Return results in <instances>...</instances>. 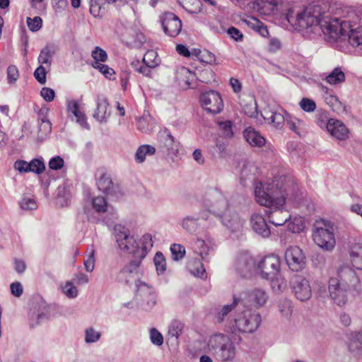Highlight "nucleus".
<instances>
[{
    "instance_id": "15",
    "label": "nucleus",
    "mask_w": 362,
    "mask_h": 362,
    "mask_svg": "<svg viewBox=\"0 0 362 362\" xmlns=\"http://www.w3.org/2000/svg\"><path fill=\"white\" fill-rule=\"evenodd\" d=\"M268 298V293L264 289L254 288L244 293V296L238 298V301L240 303L242 302L246 308L253 306L259 308L267 303Z\"/></svg>"
},
{
    "instance_id": "46",
    "label": "nucleus",
    "mask_w": 362,
    "mask_h": 362,
    "mask_svg": "<svg viewBox=\"0 0 362 362\" xmlns=\"http://www.w3.org/2000/svg\"><path fill=\"white\" fill-rule=\"evenodd\" d=\"M29 173L32 172L36 174H42L45 170V165L42 158H34L29 162Z\"/></svg>"
},
{
    "instance_id": "27",
    "label": "nucleus",
    "mask_w": 362,
    "mask_h": 362,
    "mask_svg": "<svg viewBox=\"0 0 362 362\" xmlns=\"http://www.w3.org/2000/svg\"><path fill=\"white\" fill-rule=\"evenodd\" d=\"M48 109L41 108L38 112V132L37 138L40 140H44L52 131V124L47 118Z\"/></svg>"
},
{
    "instance_id": "42",
    "label": "nucleus",
    "mask_w": 362,
    "mask_h": 362,
    "mask_svg": "<svg viewBox=\"0 0 362 362\" xmlns=\"http://www.w3.org/2000/svg\"><path fill=\"white\" fill-rule=\"evenodd\" d=\"M197 74V80L204 83H209L211 81H214V73L209 68L204 69L202 71H198V72L195 73Z\"/></svg>"
},
{
    "instance_id": "54",
    "label": "nucleus",
    "mask_w": 362,
    "mask_h": 362,
    "mask_svg": "<svg viewBox=\"0 0 362 362\" xmlns=\"http://www.w3.org/2000/svg\"><path fill=\"white\" fill-rule=\"evenodd\" d=\"M242 108L244 113L250 117H255L257 115V104L252 98H250L248 103L243 104Z\"/></svg>"
},
{
    "instance_id": "18",
    "label": "nucleus",
    "mask_w": 362,
    "mask_h": 362,
    "mask_svg": "<svg viewBox=\"0 0 362 362\" xmlns=\"http://www.w3.org/2000/svg\"><path fill=\"white\" fill-rule=\"evenodd\" d=\"M285 114L286 112L282 108L274 109L269 107L264 108L261 112V115L265 122L279 129L284 125Z\"/></svg>"
},
{
    "instance_id": "44",
    "label": "nucleus",
    "mask_w": 362,
    "mask_h": 362,
    "mask_svg": "<svg viewBox=\"0 0 362 362\" xmlns=\"http://www.w3.org/2000/svg\"><path fill=\"white\" fill-rule=\"evenodd\" d=\"M157 64L154 63H144L141 64L139 61L135 63H132V65L134 66L136 71L139 73L142 74L146 76H151V68L155 66Z\"/></svg>"
},
{
    "instance_id": "16",
    "label": "nucleus",
    "mask_w": 362,
    "mask_h": 362,
    "mask_svg": "<svg viewBox=\"0 0 362 362\" xmlns=\"http://www.w3.org/2000/svg\"><path fill=\"white\" fill-rule=\"evenodd\" d=\"M290 285L296 297L304 301L311 297V288L309 281L302 276L295 275L291 281Z\"/></svg>"
},
{
    "instance_id": "30",
    "label": "nucleus",
    "mask_w": 362,
    "mask_h": 362,
    "mask_svg": "<svg viewBox=\"0 0 362 362\" xmlns=\"http://www.w3.org/2000/svg\"><path fill=\"white\" fill-rule=\"evenodd\" d=\"M349 257L352 266L351 269L354 272V269L362 270V244L356 243L350 247ZM348 267L349 268V267Z\"/></svg>"
},
{
    "instance_id": "47",
    "label": "nucleus",
    "mask_w": 362,
    "mask_h": 362,
    "mask_svg": "<svg viewBox=\"0 0 362 362\" xmlns=\"http://www.w3.org/2000/svg\"><path fill=\"white\" fill-rule=\"evenodd\" d=\"M54 52L51 49L49 46L44 47L38 57V62L41 64H45L50 65L52 63V58L53 57Z\"/></svg>"
},
{
    "instance_id": "1",
    "label": "nucleus",
    "mask_w": 362,
    "mask_h": 362,
    "mask_svg": "<svg viewBox=\"0 0 362 362\" xmlns=\"http://www.w3.org/2000/svg\"><path fill=\"white\" fill-rule=\"evenodd\" d=\"M354 11L338 10L329 0H318V27L323 39L334 44L347 37L353 47H362V25Z\"/></svg>"
},
{
    "instance_id": "51",
    "label": "nucleus",
    "mask_w": 362,
    "mask_h": 362,
    "mask_svg": "<svg viewBox=\"0 0 362 362\" xmlns=\"http://www.w3.org/2000/svg\"><path fill=\"white\" fill-rule=\"evenodd\" d=\"M101 333L93 327H88L85 330V341L87 344L95 343L100 340Z\"/></svg>"
},
{
    "instance_id": "48",
    "label": "nucleus",
    "mask_w": 362,
    "mask_h": 362,
    "mask_svg": "<svg viewBox=\"0 0 362 362\" xmlns=\"http://www.w3.org/2000/svg\"><path fill=\"white\" fill-rule=\"evenodd\" d=\"M145 42V36L141 33H136L132 37H129L127 44L134 48H140Z\"/></svg>"
},
{
    "instance_id": "49",
    "label": "nucleus",
    "mask_w": 362,
    "mask_h": 362,
    "mask_svg": "<svg viewBox=\"0 0 362 362\" xmlns=\"http://www.w3.org/2000/svg\"><path fill=\"white\" fill-rule=\"evenodd\" d=\"M182 329L183 325L180 322L177 320L173 321L169 326L168 336L177 340L180 335L182 334Z\"/></svg>"
},
{
    "instance_id": "35",
    "label": "nucleus",
    "mask_w": 362,
    "mask_h": 362,
    "mask_svg": "<svg viewBox=\"0 0 362 362\" xmlns=\"http://www.w3.org/2000/svg\"><path fill=\"white\" fill-rule=\"evenodd\" d=\"M349 349L355 354H362V332H352L349 337Z\"/></svg>"
},
{
    "instance_id": "52",
    "label": "nucleus",
    "mask_w": 362,
    "mask_h": 362,
    "mask_svg": "<svg viewBox=\"0 0 362 362\" xmlns=\"http://www.w3.org/2000/svg\"><path fill=\"white\" fill-rule=\"evenodd\" d=\"M279 310L282 315L288 317L292 313L291 301L288 298L281 299L278 304Z\"/></svg>"
},
{
    "instance_id": "33",
    "label": "nucleus",
    "mask_w": 362,
    "mask_h": 362,
    "mask_svg": "<svg viewBox=\"0 0 362 362\" xmlns=\"http://www.w3.org/2000/svg\"><path fill=\"white\" fill-rule=\"evenodd\" d=\"M156 124L155 119L148 112L144 113L142 117L137 119L138 129L144 133L152 131Z\"/></svg>"
},
{
    "instance_id": "20",
    "label": "nucleus",
    "mask_w": 362,
    "mask_h": 362,
    "mask_svg": "<svg viewBox=\"0 0 362 362\" xmlns=\"http://www.w3.org/2000/svg\"><path fill=\"white\" fill-rule=\"evenodd\" d=\"M326 128L332 137L339 141H345L349 138L350 131L340 120L329 119Z\"/></svg>"
},
{
    "instance_id": "6",
    "label": "nucleus",
    "mask_w": 362,
    "mask_h": 362,
    "mask_svg": "<svg viewBox=\"0 0 362 362\" xmlns=\"http://www.w3.org/2000/svg\"><path fill=\"white\" fill-rule=\"evenodd\" d=\"M317 5L309 4L303 8L293 6L288 9L286 19L288 23L293 24L304 35L310 36L315 33L317 26Z\"/></svg>"
},
{
    "instance_id": "12",
    "label": "nucleus",
    "mask_w": 362,
    "mask_h": 362,
    "mask_svg": "<svg viewBox=\"0 0 362 362\" xmlns=\"http://www.w3.org/2000/svg\"><path fill=\"white\" fill-rule=\"evenodd\" d=\"M285 260L288 268L295 272L302 271L306 264L305 256L298 246H291L285 252Z\"/></svg>"
},
{
    "instance_id": "32",
    "label": "nucleus",
    "mask_w": 362,
    "mask_h": 362,
    "mask_svg": "<svg viewBox=\"0 0 362 362\" xmlns=\"http://www.w3.org/2000/svg\"><path fill=\"white\" fill-rule=\"evenodd\" d=\"M183 230L190 234H197L200 228L199 217L194 216H186L181 221Z\"/></svg>"
},
{
    "instance_id": "62",
    "label": "nucleus",
    "mask_w": 362,
    "mask_h": 362,
    "mask_svg": "<svg viewBox=\"0 0 362 362\" xmlns=\"http://www.w3.org/2000/svg\"><path fill=\"white\" fill-rule=\"evenodd\" d=\"M64 293L70 298H74L78 296V289L70 281L66 282L63 287Z\"/></svg>"
},
{
    "instance_id": "57",
    "label": "nucleus",
    "mask_w": 362,
    "mask_h": 362,
    "mask_svg": "<svg viewBox=\"0 0 362 362\" xmlns=\"http://www.w3.org/2000/svg\"><path fill=\"white\" fill-rule=\"evenodd\" d=\"M150 340L156 346H160L163 344V337L162 334L156 328H151L149 331Z\"/></svg>"
},
{
    "instance_id": "37",
    "label": "nucleus",
    "mask_w": 362,
    "mask_h": 362,
    "mask_svg": "<svg viewBox=\"0 0 362 362\" xmlns=\"http://www.w3.org/2000/svg\"><path fill=\"white\" fill-rule=\"evenodd\" d=\"M156 152V148L151 145H142L139 146L135 153V160L139 163H143L147 155H153Z\"/></svg>"
},
{
    "instance_id": "58",
    "label": "nucleus",
    "mask_w": 362,
    "mask_h": 362,
    "mask_svg": "<svg viewBox=\"0 0 362 362\" xmlns=\"http://www.w3.org/2000/svg\"><path fill=\"white\" fill-rule=\"evenodd\" d=\"M288 228L292 233H300L304 228V224L301 217H295L293 221L288 222Z\"/></svg>"
},
{
    "instance_id": "2",
    "label": "nucleus",
    "mask_w": 362,
    "mask_h": 362,
    "mask_svg": "<svg viewBox=\"0 0 362 362\" xmlns=\"http://www.w3.org/2000/svg\"><path fill=\"white\" fill-rule=\"evenodd\" d=\"M287 185L284 175L257 182L255 185L257 202L272 209L267 213L269 222L276 226H283L291 218L288 211L282 208L286 201Z\"/></svg>"
},
{
    "instance_id": "26",
    "label": "nucleus",
    "mask_w": 362,
    "mask_h": 362,
    "mask_svg": "<svg viewBox=\"0 0 362 362\" xmlns=\"http://www.w3.org/2000/svg\"><path fill=\"white\" fill-rule=\"evenodd\" d=\"M320 78L332 86H340L346 79L345 74L340 66L335 67L329 73H322Z\"/></svg>"
},
{
    "instance_id": "8",
    "label": "nucleus",
    "mask_w": 362,
    "mask_h": 362,
    "mask_svg": "<svg viewBox=\"0 0 362 362\" xmlns=\"http://www.w3.org/2000/svg\"><path fill=\"white\" fill-rule=\"evenodd\" d=\"M205 208L218 218L230 211L227 198L216 188L208 189L204 198Z\"/></svg>"
},
{
    "instance_id": "34",
    "label": "nucleus",
    "mask_w": 362,
    "mask_h": 362,
    "mask_svg": "<svg viewBox=\"0 0 362 362\" xmlns=\"http://www.w3.org/2000/svg\"><path fill=\"white\" fill-rule=\"evenodd\" d=\"M98 188L100 191L112 194L115 192L114 184L111 177L106 173H103L97 182Z\"/></svg>"
},
{
    "instance_id": "40",
    "label": "nucleus",
    "mask_w": 362,
    "mask_h": 362,
    "mask_svg": "<svg viewBox=\"0 0 362 362\" xmlns=\"http://www.w3.org/2000/svg\"><path fill=\"white\" fill-rule=\"evenodd\" d=\"M187 268L195 276L203 278L205 276V269L199 260L194 259L187 264Z\"/></svg>"
},
{
    "instance_id": "24",
    "label": "nucleus",
    "mask_w": 362,
    "mask_h": 362,
    "mask_svg": "<svg viewBox=\"0 0 362 362\" xmlns=\"http://www.w3.org/2000/svg\"><path fill=\"white\" fill-rule=\"evenodd\" d=\"M256 263L252 257L249 255H241L236 260V269L243 276L250 274L252 270L256 272Z\"/></svg>"
},
{
    "instance_id": "56",
    "label": "nucleus",
    "mask_w": 362,
    "mask_h": 362,
    "mask_svg": "<svg viewBox=\"0 0 362 362\" xmlns=\"http://www.w3.org/2000/svg\"><path fill=\"white\" fill-rule=\"evenodd\" d=\"M299 105L306 112H314L317 107L315 102L308 98H303L299 103Z\"/></svg>"
},
{
    "instance_id": "61",
    "label": "nucleus",
    "mask_w": 362,
    "mask_h": 362,
    "mask_svg": "<svg viewBox=\"0 0 362 362\" xmlns=\"http://www.w3.org/2000/svg\"><path fill=\"white\" fill-rule=\"evenodd\" d=\"M19 204L21 209L24 210H34L37 208L35 200L30 197H23Z\"/></svg>"
},
{
    "instance_id": "10",
    "label": "nucleus",
    "mask_w": 362,
    "mask_h": 362,
    "mask_svg": "<svg viewBox=\"0 0 362 362\" xmlns=\"http://www.w3.org/2000/svg\"><path fill=\"white\" fill-rule=\"evenodd\" d=\"M281 267L280 259L274 255H269L262 258L256 266V273L262 279H271L279 274Z\"/></svg>"
},
{
    "instance_id": "43",
    "label": "nucleus",
    "mask_w": 362,
    "mask_h": 362,
    "mask_svg": "<svg viewBox=\"0 0 362 362\" xmlns=\"http://www.w3.org/2000/svg\"><path fill=\"white\" fill-rule=\"evenodd\" d=\"M93 209L98 213H104L107 210L108 205L106 199L103 197H95L91 199Z\"/></svg>"
},
{
    "instance_id": "38",
    "label": "nucleus",
    "mask_w": 362,
    "mask_h": 362,
    "mask_svg": "<svg viewBox=\"0 0 362 362\" xmlns=\"http://www.w3.org/2000/svg\"><path fill=\"white\" fill-rule=\"evenodd\" d=\"M267 281H271V286L274 293H280L283 292L287 287V284L286 279L279 274L276 275L273 279H267Z\"/></svg>"
},
{
    "instance_id": "63",
    "label": "nucleus",
    "mask_w": 362,
    "mask_h": 362,
    "mask_svg": "<svg viewBox=\"0 0 362 362\" xmlns=\"http://www.w3.org/2000/svg\"><path fill=\"white\" fill-rule=\"evenodd\" d=\"M64 165V160L59 156H57L52 158L49 161V168L54 170H58L62 169Z\"/></svg>"
},
{
    "instance_id": "23",
    "label": "nucleus",
    "mask_w": 362,
    "mask_h": 362,
    "mask_svg": "<svg viewBox=\"0 0 362 362\" xmlns=\"http://www.w3.org/2000/svg\"><path fill=\"white\" fill-rule=\"evenodd\" d=\"M66 109L69 117H74L76 122L83 128L90 129V125L87 122L86 115L80 110L79 103L75 100H69L66 101Z\"/></svg>"
},
{
    "instance_id": "31",
    "label": "nucleus",
    "mask_w": 362,
    "mask_h": 362,
    "mask_svg": "<svg viewBox=\"0 0 362 362\" xmlns=\"http://www.w3.org/2000/svg\"><path fill=\"white\" fill-rule=\"evenodd\" d=\"M244 137L247 143L253 147H262L266 143V139L253 127H249L243 132Z\"/></svg>"
},
{
    "instance_id": "11",
    "label": "nucleus",
    "mask_w": 362,
    "mask_h": 362,
    "mask_svg": "<svg viewBox=\"0 0 362 362\" xmlns=\"http://www.w3.org/2000/svg\"><path fill=\"white\" fill-rule=\"evenodd\" d=\"M136 300L140 303L144 310H151L157 303V296L154 288L140 280L136 281Z\"/></svg>"
},
{
    "instance_id": "17",
    "label": "nucleus",
    "mask_w": 362,
    "mask_h": 362,
    "mask_svg": "<svg viewBox=\"0 0 362 362\" xmlns=\"http://www.w3.org/2000/svg\"><path fill=\"white\" fill-rule=\"evenodd\" d=\"M160 22L164 33L172 37L178 35L182 30L180 19L173 13H165L160 17Z\"/></svg>"
},
{
    "instance_id": "64",
    "label": "nucleus",
    "mask_w": 362,
    "mask_h": 362,
    "mask_svg": "<svg viewBox=\"0 0 362 362\" xmlns=\"http://www.w3.org/2000/svg\"><path fill=\"white\" fill-rule=\"evenodd\" d=\"M19 77L18 70L14 65H11L7 69V78L9 83H14Z\"/></svg>"
},
{
    "instance_id": "25",
    "label": "nucleus",
    "mask_w": 362,
    "mask_h": 362,
    "mask_svg": "<svg viewBox=\"0 0 362 362\" xmlns=\"http://www.w3.org/2000/svg\"><path fill=\"white\" fill-rule=\"evenodd\" d=\"M321 90L323 92V98L327 105H329L332 110L337 113L345 112V105L339 100V98L333 94L332 90H329L325 86H321Z\"/></svg>"
},
{
    "instance_id": "55",
    "label": "nucleus",
    "mask_w": 362,
    "mask_h": 362,
    "mask_svg": "<svg viewBox=\"0 0 362 362\" xmlns=\"http://www.w3.org/2000/svg\"><path fill=\"white\" fill-rule=\"evenodd\" d=\"M172 257L174 260L178 261L183 258L185 254V248L180 244L174 243L170 247Z\"/></svg>"
},
{
    "instance_id": "60",
    "label": "nucleus",
    "mask_w": 362,
    "mask_h": 362,
    "mask_svg": "<svg viewBox=\"0 0 362 362\" xmlns=\"http://www.w3.org/2000/svg\"><path fill=\"white\" fill-rule=\"evenodd\" d=\"M27 24L31 31L36 32L41 28L42 21L39 16H35L33 18H28Z\"/></svg>"
},
{
    "instance_id": "21",
    "label": "nucleus",
    "mask_w": 362,
    "mask_h": 362,
    "mask_svg": "<svg viewBox=\"0 0 362 362\" xmlns=\"http://www.w3.org/2000/svg\"><path fill=\"white\" fill-rule=\"evenodd\" d=\"M219 219L222 224L232 233L239 232L243 228L244 220L234 211H228Z\"/></svg>"
},
{
    "instance_id": "5",
    "label": "nucleus",
    "mask_w": 362,
    "mask_h": 362,
    "mask_svg": "<svg viewBox=\"0 0 362 362\" xmlns=\"http://www.w3.org/2000/svg\"><path fill=\"white\" fill-rule=\"evenodd\" d=\"M262 322L259 313L244 306L242 302L235 309L231 320L227 321V329L232 334L253 333Z\"/></svg>"
},
{
    "instance_id": "39",
    "label": "nucleus",
    "mask_w": 362,
    "mask_h": 362,
    "mask_svg": "<svg viewBox=\"0 0 362 362\" xmlns=\"http://www.w3.org/2000/svg\"><path fill=\"white\" fill-rule=\"evenodd\" d=\"M192 54H195L199 60L205 64H213L216 62L215 55L206 49H194Z\"/></svg>"
},
{
    "instance_id": "4",
    "label": "nucleus",
    "mask_w": 362,
    "mask_h": 362,
    "mask_svg": "<svg viewBox=\"0 0 362 362\" xmlns=\"http://www.w3.org/2000/svg\"><path fill=\"white\" fill-rule=\"evenodd\" d=\"M113 234L117 247L126 255H130L133 259H144L148 249L153 247L150 234H145L137 241L133 235H130L129 230L122 224H116L113 228Z\"/></svg>"
},
{
    "instance_id": "36",
    "label": "nucleus",
    "mask_w": 362,
    "mask_h": 362,
    "mask_svg": "<svg viewBox=\"0 0 362 362\" xmlns=\"http://www.w3.org/2000/svg\"><path fill=\"white\" fill-rule=\"evenodd\" d=\"M49 318V310L45 305L37 314L33 313L30 316V327L35 328L40 325L42 322Z\"/></svg>"
},
{
    "instance_id": "9",
    "label": "nucleus",
    "mask_w": 362,
    "mask_h": 362,
    "mask_svg": "<svg viewBox=\"0 0 362 362\" xmlns=\"http://www.w3.org/2000/svg\"><path fill=\"white\" fill-rule=\"evenodd\" d=\"M334 226L329 221L318 218V247L332 251L336 245Z\"/></svg>"
},
{
    "instance_id": "19",
    "label": "nucleus",
    "mask_w": 362,
    "mask_h": 362,
    "mask_svg": "<svg viewBox=\"0 0 362 362\" xmlns=\"http://www.w3.org/2000/svg\"><path fill=\"white\" fill-rule=\"evenodd\" d=\"M143 259H132L130 262L124 266L118 273L117 279L119 282L129 284L134 279L138 276L139 267Z\"/></svg>"
},
{
    "instance_id": "59",
    "label": "nucleus",
    "mask_w": 362,
    "mask_h": 362,
    "mask_svg": "<svg viewBox=\"0 0 362 362\" xmlns=\"http://www.w3.org/2000/svg\"><path fill=\"white\" fill-rule=\"evenodd\" d=\"M194 247L196 249H199V251L197 252L199 253L202 259L205 260L209 252V247L206 245L205 242L202 239H197Z\"/></svg>"
},
{
    "instance_id": "14",
    "label": "nucleus",
    "mask_w": 362,
    "mask_h": 362,
    "mask_svg": "<svg viewBox=\"0 0 362 362\" xmlns=\"http://www.w3.org/2000/svg\"><path fill=\"white\" fill-rule=\"evenodd\" d=\"M158 148L163 155L173 156L178 151V144L170 131L165 128L158 134Z\"/></svg>"
},
{
    "instance_id": "41",
    "label": "nucleus",
    "mask_w": 362,
    "mask_h": 362,
    "mask_svg": "<svg viewBox=\"0 0 362 362\" xmlns=\"http://www.w3.org/2000/svg\"><path fill=\"white\" fill-rule=\"evenodd\" d=\"M182 74L184 76V78L182 80L181 83L182 88L187 89L193 88L192 83L197 80V74L194 72L190 71L188 69L182 68Z\"/></svg>"
},
{
    "instance_id": "50",
    "label": "nucleus",
    "mask_w": 362,
    "mask_h": 362,
    "mask_svg": "<svg viewBox=\"0 0 362 362\" xmlns=\"http://www.w3.org/2000/svg\"><path fill=\"white\" fill-rule=\"evenodd\" d=\"M91 66L98 69L105 78L111 79V77L115 74V71L106 64L99 62H93Z\"/></svg>"
},
{
    "instance_id": "28",
    "label": "nucleus",
    "mask_w": 362,
    "mask_h": 362,
    "mask_svg": "<svg viewBox=\"0 0 362 362\" xmlns=\"http://www.w3.org/2000/svg\"><path fill=\"white\" fill-rule=\"evenodd\" d=\"M108 107L107 99L103 96H98L96 100V110L93 115V118L100 123H105L110 115V112H107Z\"/></svg>"
},
{
    "instance_id": "29",
    "label": "nucleus",
    "mask_w": 362,
    "mask_h": 362,
    "mask_svg": "<svg viewBox=\"0 0 362 362\" xmlns=\"http://www.w3.org/2000/svg\"><path fill=\"white\" fill-rule=\"evenodd\" d=\"M239 305V301L238 298H233V301L230 305H225L216 315V320L218 323L223 324L227 328V321L231 320L233 315L231 314L233 310H235L237 307Z\"/></svg>"
},
{
    "instance_id": "13",
    "label": "nucleus",
    "mask_w": 362,
    "mask_h": 362,
    "mask_svg": "<svg viewBox=\"0 0 362 362\" xmlns=\"http://www.w3.org/2000/svg\"><path fill=\"white\" fill-rule=\"evenodd\" d=\"M199 100L202 106L209 113L215 115L222 110L223 106L222 98L215 90L202 93Z\"/></svg>"
},
{
    "instance_id": "22",
    "label": "nucleus",
    "mask_w": 362,
    "mask_h": 362,
    "mask_svg": "<svg viewBox=\"0 0 362 362\" xmlns=\"http://www.w3.org/2000/svg\"><path fill=\"white\" fill-rule=\"evenodd\" d=\"M250 224L252 230L261 237L267 238L270 236V228L261 214L253 213L250 217Z\"/></svg>"
},
{
    "instance_id": "7",
    "label": "nucleus",
    "mask_w": 362,
    "mask_h": 362,
    "mask_svg": "<svg viewBox=\"0 0 362 362\" xmlns=\"http://www.w3.org/2000/svg\"><path fill=\"white\" fill-rule=\"evenodd\" d=\"M209 351L221 361H232L236 355V349L231 339L224 334H216L208 341Z\"/></svg>"
},
{
    "instance_id": "45",
    "label": "nucleus",
    "mask_w": 362,
    "mask_h": 362,
    "mask_svg": "<svg viewBox=\"0 0 362 362\" xmlns=\"http://www.w3.org/2000/svg\"><path fill=\"white\" fill-rule=\"evenodd\" d=\"M154 264L158 275L163 274L166 270L165 259L160 252H157L153 259Z\"/></svg>"
},
{
    "instance_id": "3",
    "label": "nucleus",
    "mask_w": 362,
    "mask_h": 362,
    "mask_svg": "<svg viewBox=\"0 0 362 362\" xmlns=\"http://www.w3.org/2000/svg\"><path fill=\"white\" fill-rule=\"evenodd\" d=\"M337 278H331L329 281V293L331 299L338 306H344L348 301V293L353 296L360 295L362 292V283L356 272L342 266L338 271Z\"/></svg>"
},
{
    "instance_id": "53",
    "label": "nucleus",
    "mask_w": 362,
    "mask_h": 362,
    "mask_svg": "<svg viewBox=\"0 0 362 362\" xmlns=\"http://www.w3.org/2000/svg\"><path fill=\"white\" fill-rule=\"evenodd\" d=\"M91 57L94 59L93 62L103 63L107 60V54L105 50L97 46L91 52Z\"/></svg>"
}]
</instances>
